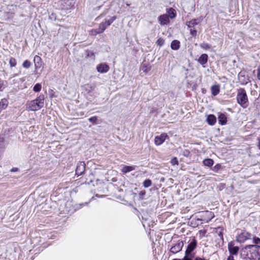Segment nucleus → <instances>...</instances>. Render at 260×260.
Listing matches in <instances>:
<instances>
[{
    "label": "nucleus",
    "instance_id": "f257e3e1",
    "mask_svg": "<svg viewBox=\"0 0 260 260\" xmlns=\"http://www.w3.org/2000/svg\"><path fill=\"white\" fill-rule=\"evenodd\" d=\"M241 256L243 259L248 260H259L260 246L248 245L240 250Z\"/></svg>",
    "mask_w": 260,
    "mask_h": 260
},
{
    "label": "nucleus",
    "instance_id": "f03ea898",
    "mask_svg": "<svg viewBox=\"0 0 260 260\" xmlns=\"http://www.w3.org/2000/svg\"><path fill=\"white\" fill-rule=\"evenodd\" d=\"M44 96L40 95L34 100L28 102L26 104V109L28 111H35L44 107Z\"/></svg>",
    "mask_w": 260,
    "mask_h": 260
},
{
    "label": "nucleus",
    "instance_id": "7ed1b4c3",
    "mask_svg": "<svg viewBox=\"0 0 260 260\" xmlns=\"http://www.w3.org/2000/svg\"><path fill=\"white\" fill-rule=\"evenodd\" d=\"M116 16H113L109 20H106L105 22H102L99 24L98 28L92 30V34L95 35L103 33L106 28L110 26L114 21L116 20Z\"/></svg>",
    "mask_w": 260,
    "mask_h": 260
},
{
    "label": "nucleus",
    "instance_id": "20e7f679",
    "mask_svg": "<svg viewBox=\"0 0 260 260\" xmlns=\"http://www.w3.org/2000/svg\"><path fill=\"white\" fill-rule=\"evenodd\" d=\"M238 103L243 107H245V105L248 102V98L245 91L244 89H241L237 96Z\"/></svg>",
    "mask_w": 260,
    "mask_h": 260
},
{
    "label": "nucleus",
    "instance_id": "39448f33",
    "mask_svg": "<svg viewBox=\"0 0 260 260\" xmlns=\"http://www.w3.org/2000/svg\"><path fill=\"white\" fill-rule=\"evenodd\" d=\"M197 244V241L193 239L188 245L187 249L185 251V255L183 260H191L190 257V255L191 252L196 248Z\"/></svg>",
    "mask_w": 260,
    "mask_h": 260
},
{
    "label": "nucleus",
    "instance_id": "423d86ee",
    "mask_svg": "<svg viewBox=\"0 0 260 260\" xmlns=\"http://www.w3.org/2000/svg\"><path fill=\"white\" fill-rule=\"evenodd\" d=\"M252 235L246 231H243L237 237V241L239 243H244L247 240L252 239Z\"/></svg>",
    "mask_w": 260,
    "mask_h": 260
},
{
    "label": "nucleus",
    "instance_id": "0eeeda50",
    "mask_svg": "<svg viewBox=\"0 0 260 260\" xmlns=\"http://www.w3.org/2000/svg\"><path fill=\"white\" fill-rule=\"evenodd\" d=\"M228 250L230 252V255L234 256V255L237 254L239 250V248L238 246H235L233 242H231L228 244Z\"/></svg>",
    "mask_w": 260,
    "mask_h": 260
},
{
    "label": "nucleus",
    "instance_id": "6e6552de",
    "mask_svg": "<svg viewBox=\"0 0 260 260\" xmlns=\"http://www.w3.org/2000/svg\"><path fill=\"white\" fill-rule=\"evenodd\" d=\"M168 137V135L165 133L161 134L159 136H156L154 140L155 144L156 145H160L162 144Z\"/></svg>",
    "mask_w": 260,
    "mask_h": 260
},
{
    "label": "nucleus",
    "instance_id": "1a4fd4ad",
    "mask_svg": "<svg viewBox=\"0 0 260 260\" xmlns=\"http://www.w3.org/2000/svg\"><path fill=\"white\" fill-rule=\"evenodd\" d=\"M109 70V67L106 63H102L96 66L97 71L102 74L108 72Z\"/></svg>",
    "mask_w": 260,
    "mask_h": 260
},
{
    "label": "nucleus",
    "instance_id": "9d476101",
    "mask_svg": "<svg viewBox=\"0 0 260 260\" xmlns=\"http://www.w3.org/2000/svg\"><path fill=\"white\" fill-rule=\"evenodd\" d=\"M183 246V243L182 241H178L170 249V251L173 253H176L180 251Z\"/></svg>",
    "mask_w": 260,
    "mask_h": 260
},
{
    "label": "nucleus",
    "instance_id": "9b49d317",
    "mask_svg": "<svg viewBox=\"0 0 260 260\" xmlns=\"http://www.w3.org/2000/svg\"><path fill=\"white\" fill-rule=\"evenodd\" d=\"M158 21L161 25H165L169 23L170 18L167 14H163L159 16Z\"/></svg>",
    "mask_w": 260,
    "mask_h": 260
},
{
    "label": "nucleus",
    "instance_id": "f8f14e48",
    "mask_svg": "<svg viewBox=\"0 0 260 260\" xmlns=\"http://www.w3.org/2000/svg\"><path fill=\"white\" fill-rule=\"evenodd\" d=\"M85 164L84 162H79L76 169V174L78 176L81 175L85 171Z\"/></svg>",
    "mask_w": 260,
    "mask_h": 260
},
{
    "label": "nucleus",
    "instance_id": "ddd939ff",
    "mask_svg": "<svg viewBox=\"0 0 260 260\" xmlns=\"http://www.w3.org/2000/svg\"><path fill=\"white\" fill-rule=\"evenodd\" d=\"M208 56L206 54H202L199 58L198 61L200 63L203 67H205V64L207 63L208 61Z\"/></svg>",
    "mask_w": 260,
    "mask_h": 260
},
{
    "label": "nucleus",
    "instance_id": "4468645a",
    "mask_svg": "<svg viewBox=\"0 0 260 260\" xmlns=\"http://www.w3.org/2000/svg\"><path fill=\"white\" fill-rule=\"evenodd\" d=\"M207 121L209 124L213 125L216 122V118L214 115L210 114L208 116Z\"/></svg>",
    "mask_w": 260,
    "mask_h": 260
},
{
    "label": "nucleus",
    "instance_id": "2eb2a0df",
    "mask_svg": "<svg viewBox=\"0 0 260 260\" xmlns=\"http://www.w3.org/2000/svg\"><path fill=\"white\" fill-rule=\"evenodd\" d=\"M211 93H212V94L213 95V96H216L217 95L219 92V91H220V86L219 85H213L211 88Z\"/></svg>",
    "mask_w": 260,
    "mask_h": 260
},
{
    "label": "nucleus",
    "instance_id": "dca6fc26",
    "mask_svg": "<svg viewBox=\"0 0 260 260\" xmlns=\"http://www.w3.org/2000/svg\"><path fill=\"white\" fill-rule=\"evenodd\" d=\"M135 169V166H124L122 167V169H121V171L123 173H127L128 172H129L131 171H132Z\"/></svg>",
    "mask_w": 260,
    "mask_h": 260
},
{
    "label": "nucleus",
    "instance_id": "f3484780",
    "mask_svg": "<svg viewBox=\"0 0 260 260\" xmlns=\"http://www.w3.org/2000/svg\"><path fill=\"white\" fill-rule=\"evenodd\" d=\"M219 123L224 125L226 123V117L225 114L220 113L218 117Z\"/></svg>",
    "mask_w": 260,
    "mask_h": 260
},
{
    "label": "nucleus",
    "instance_id": "a211bd4d",
    "mask_svg": "<svg viewBox=\"0 0 260 260\" xmlns=\"http://www.w3.org/2000/svg\"><path fill=\"white\" fill-rule=\"evenodd\" d=\"M169 17V18L173 19L176 17L175 10L173 8H169L167 9V14Z\"/></svg>",
    "mask_w": 260,
    "mask_h": 260
},
{
    "label": "nucleus",
    "instance_id": "6ab92c4d",
    "mask_svg": "<svg viewBox=\"0 0 260 260\" xmlns=\"http://www.w3.org/2000/svg\"><path fill=\"white\" fill-rule=\"evenodd\" d=\"M171 47L173 50H178L180 48V42L176 40H173L171 43Z\"/></svg>",
    "mask_w": 260,
    "mask_h": 260
},
{
    "label": "nucleus",
    "instance_id": "aec40b11",
    "mask_svg": "<svg viewBox=\"0 0 260 260\" xmlns=\"http://www.w3.org/2000/svg\"><path fill=\"white\" fill-rule=\"evenodd\" d=\"M34 63L36 68H40L41 66V58L38 55H36L34 59Z\"/></svg>",
    "mask_w": 260,
    "mask_h": 260
},
{
    "label": "nucleus",
    "instance_id": "412c9836",
    "mask_svg": "<svg viewBox=\"0 0 260 260\" xmlns=\"http://www.w3.org/2000/svg\"><path fill=\"white\" fill-rule=\"evenodd\" d=\"M198 23L199 22H198V19H194L189 21L186 22V24L188 27H192L194 26L197 25Z\"/></svg>",
    "mask_w": 260,
    "mask_h": 260
},
{
    "label": "nucleus",
    "instance_id": "4be33fe9",
    "mask_svg": "<svg viewBox=\"0 0 260 260\" xmlns=\"http://www.w3.org/2000/svg\"><path fill=\"white\" fill-rule=\"evenodd\" d=\"M214 161L212 159L207 158L203 161V164L208 167H211L213 165Z\"/></svg>",
    "mask_w": 260,
    "mask_h": 260
},
{
    "label": "nucleus",
    "instance_id": "5701e85b",
    "mask_svg": "<svg viewBox=\"0 0 260 260\" xmlns=\"http://www.w3.org/2000/svg\"><path fill=\"white\" fill-rule=\"evenodd\" d=\"M9 64L11 68L15 67L17 64V61L15 58L11 57L9 59Z\"/></svg>",
    "mask_w": 260,
    "mask_h": 260
},
{
    "label": "nucleus",
    "instance_id": "b1692460",
    "mask_svg": "<svg viewBox=\"0 0 260 260\" xmlns=\"http://www.w3.org/2000/svg\"><path fill=\"white\" fill-rule=\"evenodd\" d=\"M151 184H152V182H151V180H150V179H146L143 183V185L144 187L145 188L149 187V186H150L151 185Z\"/></svg>",
    "mask_w": 260,
    "mask_h": 260
},
{
    "label": "nucleus",
    "instance_id": "393cba45",
    "mask_svg": "<svg viewBox=\"0 0 260 260\" xmlns=\"http://www.w3.org/2000/svg\"><path fill=\"white\" fill-rule=\"evenodd\" d=\"M42 89V85L40 83H37L34 86L33 90L35 92H39Z\"/></svg>",
    "mask_w": 260,
    "mask_h": 260
},
{
    "label": "nucleus",
    "instance_id": "a878e982",
    "mask_svg": "<svg viewBox=\"0 0 260 260\" xmlns=\"http://www.w3.org/2000/svg\"><path fill=\"white\" fill-rule=\"evenodd\" d=\"M252 239H253V242L254 244L253 245H259L260 246V238L253 237L252 236Z\"/></svg>",
    "mask_w": 260,
    "mask_h": 260
},
{
    "label": "nucleus",
    "instance_id": "bb28decb",
    "mask_svg": "<svg viewBox=\"0 0 260 260\" xmlns=\"http://www.w3.org/2000/svg\"><path fill=\"white\" fill-rule=\"evenodd\" d=\"M30 62L27 60H25L22 64L23 67L26 69L29 68L30 67Z\"/></svg>",
    "mask_w": 260,
    "mask_h": 260
},
{
    "label": "nucleus",
    "instance_id": "cd10ccee",
    "mask_svg": "<svg viewBox=\"0 0 260 260\" xmlns=\"http://www.w3.org/2000/svg\"><path fill=\"white\" fill-rule=\"evenodd\" d=\"M165 43V40L161 38H159L156 42V44L157 45L159 46H162Z\"/></svg>",
    "mask_w": 260,
    "mask_h": 260
},
{
    "label": "nucleus",
    "instance_id": "c85d7f7f",
    "mask_svg": "<svg viewBox=\"0 0 260 260\" xmlns=\"http://www.w3.org/2000/svg\"><path fill=\"white\" fill-rule=\"evenodd\" d=\"M201 47L203 49H208L210 46L208 43H204L201 44Z\"/></svg>",
    "mask_w": 260,
    "mask_h": 260
},
{
    "label": "nucleus",
    "instance_id": "c756f323",
    "mask_svg": "<svg viewBox=\"0 0 260 260\" xmlns=\"http://www.w3.org/2000/svg\"><path fill=\"white\" fill-rule=\"evenodd\" d=\"M98 120V117L97 116H93L91 117L88 119L89 121L93 123H96V122Z\"/></svg>",
    "mask_w": 260,
    "mask_h": 260
},
{
    "label": "nucleus",
    "instance_id": "7c9ffc66",
    "mask_svg": "<svg viewBox=\"0 0 260 260\" xmlns=\"http://www.w3.org/2000/svg\"><path fill=\"white\" fill-rule=\"evenodd\" d=\"M145 194H146L145 190L141 191L139 193L140 198L142 199L143 198V197L145 195Z\"/></svg>",
    "mask_w": 260,
    "mask_h": 260
},
{
    "label": "nucleus",
    "instance_id": "2f4dec72",
    "mask_svg": "<svg viewBox=\"0 0 260 260\" xmlns=\"http://www.w3.org/2000/svg\"><path fill=\"white\" fill-rule=\"evenodd\" d=\"M171 163L172 165H176V164H178V160H177V159L176 157H174L173 158L172 160H171Z\"/></svg>",
    "mask_w": 260,
    "mask_h": 260
},
{
    "label": "nucleus",
    "instance_id": "473e14b6",
    "mask_svg": "<svg viewBox=\"0 0 260 260\" xmlns=\"http://www.w3.org/2000/svg\"><path fill=\"white\" fill-rule=\"evenodd\" d=\"M217 230H220V231H219V233H218V236L221 238V239H223V235H222V229L220 228V227H218L217 228Z\"/></svg>",
    "mask_w": 260,
    "mask_h": 260
},
{
    "label": "nucleus",
    "instance_id": "72a5a7b5",
    "mask_svg": "<svg viewBox=\"0 0 260 260\" xmlns=\"http://www.w3.org/2000/svg\"><path fill=\"white\" fill-rule=\"evenodd\" d=\"M106 0H96V3L98 4L102 5L103 3H105Z\"/></svg>",
    "mask_w": 260,
    "mask_h": 260
},
{
    "label": "nucleus",
    "instance_id": "f704fd0d",
    "mask_svg": "<svg viewBox=\"0 0 260 260\" xmlns=\"http://www.w3.org/2000/svg\"><path fill=\"white\" fill-rule=\"evenodd\" d=\"M4 81L0 79V90H2V87L4 86Z\"/></svg>",
    "mask_w": 260,
    "mask_h": 260
},
{
    "label": "nucleus",
    "instance_id": "c9c22d12",
    "mask_svg": "<svg viewBox=\"0 0 260 260\" xmlns=\"http://www.w3.org/2000/svg\"><path fill=\"white\" fill-rule=\"evenodd\" d=\"M257 78L260 80V66L257 69Z\"/></svg>",
    "mask_w": 260,
    "mask_h": 260
},
{
    "label": "nucleus",
    "instance_id": "e433bc0d",
    "mask_svg": "<svg viewBox=\"0 0 260 260\" xmlns=\"http://www.w3.org/2000/svg\"><path fill=\"white\" fill-rule=\"evenodd\" d=\"M227 260H235L234 256L232 255H230L228 258H227Z\"/></svg>",
    "mask_w": 260,
    "mask_h": 260
},
{
    "label": "nucleus",
    "instance_id": "4c0bfd02",
    "mask_svg": "<svg viewBox=\"0 0 260 260\" xmlns=\"http://www.w3.org/2000/svg\"><path fill=\"white\" fill-rule=\"evenodd\" d=\"M18 171V169L17 168H13L11 169L10 171L11 172H15Z\"/></svg>",
    "mask_w": 260,
    "mask_h": 260
},
{
    "label": "nucleus",
    "instance_id": "58836bf2",
    "mask_svg": "<svg viewBox=\"0 0 260 260\" xmlns=\"http://www.w3.org/2000/svg\"><path fill=\"white\" fill-rule=\"evenodd\" d=\"M190 34L193 35V36H195L196 35V34H197V31L196 30H190Z\"/></svg>",
    "mask_w": 260,
    "mask_h": 260
},
{
    "label": "nucleus",
    "instance_id": "ea45409f",
    "mask_svg": "<svg viewBox=\"0 0 260 260\" xmlns=\"http://www.w3.org/2000/svg\"><path fill=\"white\" fill-rule=\"evenodd\" d=\"M257 140H258L257 146H258V148L260 149V138H258Z\"/></svg>",
    "mask_w": 260,
    "mask_h": 260
},
{
    "label": "nucleus",
    "instance_id": "a19ab883",
    "mask_svg": "<svg viewBox=\"0 0 260 260\" xmlns=\"http://www.w3.org/2000/svg\"><path fill=\"white\" fill-rule=\"evenodd\" d=\"M63 2L66 3H69L71 4V0H64Z\"/></svg>",
    "mask_w": 260,
    "mask_h": 260
},
{
    "label": "nucleus",
    "instance_id": "79ce46f5",
    "mask_svg": "<svg viewBox=\"0 0 260 260\" xmlns=\"http://www.w3.org/2000/svg\"><path fill=\"white\" fill-rule=\"evenodd\" d=\"M195 260H205L204 258H201V257H197Z\"/></svg>",
    "mask_w": 260,
    "mask_h": 260
},
{
    "label": "nucleus",
    "instance_id": "37998d69",
    "mask_svg": "<svg viewBox=\"0 0 260 260\" xmlns=\"http://www.w3.org/2000/svg\"><path fill=\"white\" fill-rule=\"evenodd\" d=\"M86 86H89L91 89H92V86L91 85L87 84Z\"/></svg>",
    "mask_w": 260,
    "mask_h": 260
},
{
    "label": "nucleus",
    "instance_id": "c03bdc74",
    "mask_svg": "<svg viewBox=\"0 0 260 260\" xmlns=\"http://www.w3.org/2000/svg\"><path fill=\"white\" fill-rule=\"evenodd\" d=\"M87 203L85 202V203H83V204H81V205H87Z\"/></svg>",
    "mask_w": 260,
    "mask_h": 260
},
{
    "label": "nucleus",
    "instance_id": "a18cd8bd",
    "mask_svg": "<svg viewBox=\"0 0 260 260\" xmlns=\"http://www.w3.org/2000/svg\"><path fill=\"white\" fill-rule=\"evenodd\" d=\"M103 196H98V194H96V197H103Z\"/></svg>",
    "mask_w": 260,
    "mask_h": 260
},
{
    "label": "nucleus",
    "instance_id": "49530a36",
    "mask_svg": "<svg viewBox=\"0 0 260 260\" xmlns=\"http://www.w3.org/2000/svg\"><path fill=\"white\" fill-rule=\"evenodd\" d=\"M126 5H127V6H129V4H126Z\"/></svg>",
    "mask_w": 260,
    "mask_h": 260
},
{
    "label": "nucleus",
    "instance_id": "de8ad7c7",
    "mask_svg": "<svg viewBox=\"0 0 260 260\" xmlns=\"http://www.w3.org/2000/svg\"><path fill=\"white\" fill-rule=\"evenodd\" d=\"M174 260H180V259H174Z\"/></svg>",
    "mask_w": 260,
    "mask_h": 260
}]
</instances>
